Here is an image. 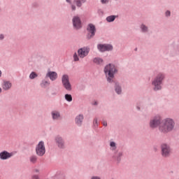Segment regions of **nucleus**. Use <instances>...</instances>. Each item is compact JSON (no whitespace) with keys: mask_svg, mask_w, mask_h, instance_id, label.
Here are the masks:
<instances>
[{"mask_svg":"<svg viewBox=\"0 0 179 179\" xmlns=\"http://www.w3.org/2000/svg\"><path fill=\"white\" fill-rule=\"evenodd\" d=\"M92 62L96 65H101L103 64V59L101 57H95L93 59Z\"/></svg>","mask_w":179,"mask_h":179,"instance_id":"19","label":"nucleus"},{"mask_svg":"<svg viewBox=\"0 0 179 179\" xmlns=\"http://www.w3.org/2000/svg\"><path fill=\"white\" fill-rule=\"evenodd\" d=\"M165 16L166 17H170V16H171V12H170V10H166L165 13Z\"/></svg>","mask_w":179,"mask_h":179,"instance_id":"31","label":"nucleus"},{"mask_svg":"<svg viewBox=\"0 0 179 179\" xmlns=\"http://www.w3.org/2000/svg\"><path fill=\"white\" fill-rule=\"evenodd\" d=\"M45 78H49L50 80H51L52 82H54L58 79V73H57V72L55 71H49L46 73Z\"/></svg>","mask_w":179,"mask_h":179,"instance_id":"11","label":"nucleus"},{"mask_svg":"<svg viewBox=\"0 0 179 179\" xmlns=\"http://www.w3.org/2000/svg\"><path fill=\"white\" fill-rule=\"evenodd\" d=\"M108 2H110V0H101V3H102L103 5L108 3Z\"/></svg>","mask_w":179,"mask_h":179,"instance_id":"32","label":"nucleus"},{"mask_svg":"<svg viewBox=\"0 0 179 179\" xmlns=\"http://www.w3.org/2000/svg\"><path fill=\"white\" fill-rule=\"evenodd\" d=\"M87 1V0H73V3L76 5L77 8H81L82 5H83V3H86Z\"/></svg>","mask_w":179,"mask_h":179,"instance_id":"17","label":"nucleus"},{"mask_svg":"<svg viewBox=\"0 0 179 179\" xmlns=\"http://www.w3.org/2000/svg\"><path fill=\"white\" fill-rule=\"evenodd\" d=\"M92 106H99V102L96 100H94L91 103Z\"/></svg>","mask_w":179,"mask_h":179,"instance_id":"33","label":"nucleus"},{"mask_svg":"<svg viewBox=\"0 0 179 179\" xmlns=\"http://www.w3.org/2000/svg\"><path fill=\"white\" fill-rule=\"evenodd\" d=\"M160 124H162V117L155 116L150 120V127H151L152 129H155V128L160 127Z\"/></svg>","mask_w":179,"mask_h":179,"instance_id":"8","label":"nucleus"},{"mask_svg":"<svg viewBox=\"0 0 179 179\" xmlns=\"http://www.w3.org/2000/svg\"><path fill=\"white\" fill-rule=\"evenodd\" d=\"M12 157V155L6 151H4L0 153V157L3 160H6V159H9V157Z\"/></svg>","mask_w":179,"mask_h":179,"instance_id":"15","label":"nucleus"},{"mask_svg":"<svg viewBox=\"0 0 179 179\" xmlns=\"http://www.w3.org/2000/svg\"><path fill=\"white\" fill-rule=\"evenodd\" d=\"M92 179H100L99 177H92Z\"/></svg>","mask_w":179,"mask_h":179,"instance_id":"39","label":"nucleus"},{"mask_svg":"<svg viewBox=\"0 0 179 179\" xmlns=\"http://www.w3.org/2000/svg\"><path fill=\"white\" fill-rule=\"evenodd\" d=\"M3 90H9L12 87V83L10 81L4 80L1 84Z\"/></svg>","mask_w":179,"mask_h":179,"instance_id":"13","label":"nucleus"},{"mask_svg":"<svg viewBox=\"0 0 179 179\" xmlns=\"http://www.w3.org/2000/svg\"><path fill=\"white\" fill-rule=\"evenodd\" d=\"M121 156H122V152H118L117 155L115 157L117 162H120V157H121Z\"/></svg>","mask_w":179,"mask_h":179,"instance_id":"30","label":"nucleus"},{"mask_svg":"<svg viewBox=\"0 0 179 179\" xmlns=\"http://www.w3.org/2000/svg\"><path fill=\"white\" fill-rule=\"evenodd\" d=\"M110 146L111 148V150H115V149H117L116 144L113 141L110 142Z\"/></svg>","mask_w":179,"mask_h":179,"instance_id":"29","label":"nucleus"},{"mask_svg":"<svg viewBox=\"0 0 179 179\" xmlns=\"http://www.w3.org/2000/svg\"><path fill=\"white\" fill-rule=\"evenodd\" d=\"M97 50L99 52H105V43H99L97 45Z\"/></svg>","mask_w":179,"mask_h":179,"instance_id":"21","label":"nucleus"},{"mask_svg":"<svg viewBox=\"0 0 179 179\" xmlns=\"http://www.w3.org/2000/svg\"><path fill=\"white\" fill-rule=\"evenodd\" d=\"M113 50H114V47H113V45L105 43V52L106 51H113Z\"/></svg>","mask_w":179,"mask_h":179,"instance_id":"23","label":"nucleus"},{"mask_svg":"<svg viewBox=\"0 0 179 179\" xmlns=\"http://www.w3.org/2000/svg\"><path fill=\"white\" fill-rule=\"evenodd\" d=\"M176 123L174 120L171 118H166L162 120L161 124L159 127V132L162 134H169V132H171L172 129H174V126Z\"/></svg>","mask_w":179,"mask_h":179,"instance_id":"3","label":"nucleus"},{"mask_svg":"<svg viewBox=\"0 0 179 179\" xmlns=\"http://www.w3.org/2000/svg\"><path fill=\"white\" fill-rule=\"evenodd\" d=\"M165 79L166 73L163 72H159L157 73L151 81V85L154 92H159V90H162L163 89V83Z\"/></svg>","mask_w":179,"mask_h":179,"instance_id":"1","label":"nucleus"},{"mask_svg":"<svg viewBox=\"0 0 179 179\" xmlns=\"http://www.w3.org/2000/svg\"><path fill=\"white\" fill-rule=\"evenodd\" d=\"M53 120H59L61 118V115L58 113H52Z\"/></svg>","mask_w":179,"mask_h":179,"instance_id":"27","label":"nucleus"},{"mask_svg":"<svg viewBox=\"0 0 179 179\" xmlns=\"http://www.w3.org/2000/svg\"><path fill=\"white\" fill-rule=\"evenodd\" d=\"M73 27L75 30H80L82 28V20L79 15H74L72 18Z\"/></svg>","mask_w":179,"mask_h":179,"instance_id":"6","label":"nucleus"},{"mask_svg":"<svg viewBox=\"0 0 179 179\" xmlns=\"http://www.w3.org/2000/svg\"><path fill=\"white\" fill-rule=\"evenodd\" d=\"M0 78H2V71L0 70Z\"/></svg>","mask_w":179,"mask_h":179,"instance_id":"40","label":"nucleus"},{"mask_svg":"<svg viewBox=\"0 0 179 179\" xmlns=\"http://www.w3.org/2000/svg\"><path fill=\"white\" fill-rule=\"evenodd\" d=\"M32 179H38V176H34L32 177Z\"/></svg>","mask_w":179,"mask_h":179,"instance_id":"38","label":"nucleus"},{"mask_svg":"<svg viewBox=\"0 0 179 179\" xmlns=\"http://www.w3.org/2000/svg\"><path fill=\"white\" fill-rule=\"evenodd\" d=\"M83 122V115H80L76 118V122L78 125H82V122Z\"/></svg>","mask_w":179,"mask_h":179,"instance_id":"20","label":"nucleus"},{"mask_svg":"<svg viewBox=\"0 0 179 179\" xmlns=\"http://www.w3.org/2000/svg\"><path fill=\"white\" fill-rule=\"evenodd\" d=\"M171 152V150L170 149V146L167 145L166 144H163L162 145V155L164 157L170 156Z\"/></svg>","mask_w":179,"mask_h":179,"instance_id":"10","label":"nucleus"},{"mask_svg":"<svg viewBox=\"0 0 179 179\" xmlns=\"http://www.w3.org/2000/svg\"><path fill=\"white\" fill-rule=\"evenodd\" d=\"M29 160L31 162V163H36L37 162V157L36 156H31L29 158Z\"/></svg>","mask_w":179,"mask_h":179,"instance_id":"28","label":"nucleus"},{"mask_svg":"<svg viewBox=\"0 0 179 179\" xmlns=\"http://www.w3.org/2000/svg\"><path fill=\"white\" fill-rule=\"evenodd\" d=\"M36 152L38 156H44L45 155V145L44 142L40 141L36 147Z\"/></svg>","mask_w":179,"mask_h":179,"instance_id":"9","label":"nucleus"},{"mask_svg":"<svg viewBox=\"0 0 179 179\" xmlns=\"http://www.w3.org/2000/svg\"><path fill=\"white\" fill-rule=\"evenodd\" d=\"M103 72L108 83H113L115 73H118V69L113 64L105 66Z\"/></svg>","mask_w":179,"mask_h":179,"instance_id":"2","label":"nucleus"},{"mask_svg":"<svg viewBox=\"0 0 179 179\" xmlns=\"http://www.w3.org/2000/svg\"><path fill=\"white\" fill-rule=\"evenodd\" d=\"M56 142L59 148H64V141L62 140V138L57 136L56 138Z\"/></svg>","mask_w":179,"mask_h":179,"instance_id":"18","label":"nucleus"},{"mask_svg":"<svg viewBox=\"0 0 179 179\" xmlns=\"http://www.w3.org/2000/svg\"><path fill=\"white\" fill-rule=\"evenodd\" d=\"M136 109L138 110V111H142V109L141 108V107L139 106H136Z\"/></svg>","mask_w":179,"mask_h":179,"instance_id":"36","label":"nucleus"},{"mask_svg":"<svg viewBox=\"0 0 179 179\" xmlns=\"http://www.w3.org/2000/svg\"><path fill=\"white\" fill-rule=\"evenodd\" d=\"M140 30L141 33H149V27H148L144 23L140 25Z\"/></svg>","mask_w":179,"mask_h":179,"instance_id":"16","label":"nucleus"},{"mask_svg":"<svg viewBox=\"0 0 179 179\" xmlns=\"http://www.w3.org/2000/svg\"><path fill=\"white\" fill-rule=\"evenodd\" d=\"M2 93V88L0 87V94Z\"/></svg>","mask_w":179,"mask_h":179,"instance_id":"42","label":"nucleus"},{"mask_svg":"<svg viewBox=\"0 0 179 179\" xmlns=\"http://www.w3.org/2000/svg\"><path fill=\"white\" fill-rule=\"evenodd\" d=\"M89 52H90V48L87 46H84L79 48L77 53L75 52L73 55L74 62H78L80 59H83V58H85V57L89 55Z\"/></svg>","mask_w":179,"mask_h":179,"instance_id":"4","label":"nucleus"},{"mask_svg":"<svg viewBox=\"0 0 179 179\" xmlns=\"http://www.w3.org/2000/svg\"><path fill=\"white\" fill-rule=\"evenodd\" d=\"M114 90L118 95L122 94V86L119 82H115Z\"/></svg>","mask_w":179,"mask_h":179,"instance_id":"12","label":"nucleus"},{"mask_svg":"<svg viewBox=\"0 0 179 179\" xmlns=\"http://www.w3.org/2000/svg\"><path fill=\"white\" fill-rule=\"evenodd\" d=\"M66 2H67V3H69V5H71V10L73 11L76 10V6L72 3V0H66Z\"/></svg>","mask_w":179,"mask_h":179,"instance_id":"24","label":"nucleus"},{"mask_svg":"<svg viewBox=\"0 0 179 179\" xmlns=\"http://www.w3.org/2000/svg\"><path fill=\"white\" fill-rule=\"evenodd\" d=\"M103 127H107V122L103 121Z\"/></svg>","mask_w":179,"mask_h":179,"instance_id":"37","label":"nucleus"},{"mask_svg":"<svg viewBox=\"0 0 179 179\" xmlns=\"http://www.w3.org/2000/svg\"><path fill=\"white\" fill-rule=\"evenodd\" d=\"M64 98H65V100H66V101H69V103H71V101H72V95L69 94H66L64 95Z\"/></svg>","mask_w":179,"mask_h":179,"instance_id":"26","label":"nucleus"},{"mask_svg":"<svg viewBox=\"0 0 179 179\" xmlns=\"http://www.w3.org/2000/svg\"><path fill=\"white\" fill-rule=\"evenodd\" d=\"M87 31L89 33L87 36V38L88 40L93 38V37L96 36V25L92 23L88 24L87 27Z\"/></svg>","mask_w":179,"mask_h":179,"instance_id":"7","label":"nucleus"},{"mask_svg":"<svg viewBox=\"0 0 179 179\" xmlns=\"http://www.w3.org/2000/svg\"><path fill=\"white\" fill-rule=\"evenodd\" d=\"M117 19V15H110L106 17V21L108 23H111L112 22H114Z\"/></svg>","mask_w":179,"mask_h":179,"instance_id":"22","label":"nucleus"},{"mask_svg":"<svg viewBox=\"0 0 179 179\" xmlns=\"http://www.w3.org/2000/svg\"><path fill=\"white\" fill-rule=\"evenodd\" d=\"M50 85H51L50 80L45 79L42 80L40 83V86L41 89H47V87H48Z\"/></svg>","mask_w":179,"mask_h":179,"instance_id":"14","label":"nucleus"},{"mask_svg":"<svg viewBox=\"0 0 179 179\" xmlns=\"http://www.w3.org/2000/svg\"><path fill=\"white\" fill-rule=\"evenodd\" d=\"M34 171H35L36 173H38V171H39L38 169H35Z\"/></svg>","mask_w":179,"mask_h":179,"instance_id":"41","label":"nucleus"},{"mask_svg":"<svg viewBox=\"0 0 179 179\" xmlns=\"http://www.w3.org/2000/svg\"><path fill=\"white\" fill-rule=\"evenodd\" d=\"M62 83L66 90L68 92H71V90H72V85H71L69 76H68V74H64L62 76Z\"/></svg>","mask_w":179,"mask_h":179,"instance_id":"5","label":"nucleus"},{"mask_svg":"<svg viewBox=\"0 0 179 179\" xmlns=\"http://www.w3.org/2000/svg\"><path fill=\"white\" fill-rule=\"evenodd\" d=\"M4 38H5V34H0V41H3Z\"/></svg>","mask_w":179,"mask_h":179,"instance_id":"35","label":"nucleus"},{"mask_svg":"<svg viewBox=\"0 0 179 179\" xmlns=\"http://www.w3.org/2000/svg\"><path fill=\"white\" fill-rule=\"evenodd\" d=\"M38 76V74H37V73L32 71L30 75H29V79H36V78H37Z\"/></svg>","mask_w":179,"mask_h":179,"instance_id":"25","label":"nucleus"},{"mask_svg":"<svg viewBox=\"0 0 179 179\" xmlns=\"http://www.w3.org/2000/svg\"><path fill=\"white\" fill-rule=\"evenodd\" d=\"M114 1H118V0H114Z\"/></svg>","mask_w":179,"mask_h":179,"instance_id":"43","label":"nucleus"},{"mask_svg":"<svg viewBox=\"0 0 179 179\" xmlns=\"http://www.w3.org/2000/svg\"><path fill=\"white\" fill-rule=\"evenodd\" d=\"M94 127H99V122L97 121V119L94 120Z\"/></svg>","mask_w":179,"mask_h":179,"instance_id":"34","label":"nucleus"}]
</instances>
